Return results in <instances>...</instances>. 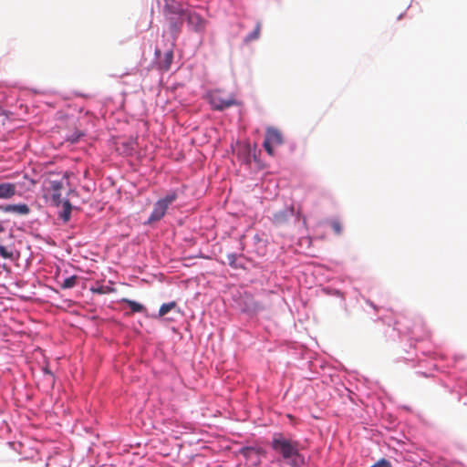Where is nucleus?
I'll return each mask as SVG.
<instances>
[{
    "mask_svg": "<svg viewBox=\"0 0 467 467\" xmlns=\"http://www.w3.org/2000/svg\"><path fill=\"white\" fill-rule=\"evenodd\" d=\"M70 213H71V204L68 201H66L63 204V213L61 214V218L67 222L70 218Z\"/></svg>",
    "mask_w": 467,
    "mask_h": 467,
    "instance_id": "15",
    "label": "nucleus"
},
{
    "mask_svg": "<svg viewBox=\"0 0 467 467\" xmlns=\"http://www.w3.org/2000/svg\"><path fill=\"white\" fill-rule=\"evenodd\" d=\"M25 184V182H0V200L12 199L17 193V187Z\"/></svg>",
    "mask_w": 467,
    "mask_h": 467,
    "instance_id": "6",
    "label": "nucleus"
},
{
    "mask_svg": "<svg viewBox=\"0 0 467 467\" xmlns=\"http://www.w3.org/2000/svg\"><path fill=\"white\" fill-rule=\"evenodd\" d=\"M43 371H44L46 374L52 376V373L50 372V370H49L47 368H43Z\"/></svg>",
    "mask_w": 467,
    "mask_h": 467,
    "instance_id": "25",
    "label": "nucleus"
},
{
    "mask_svg": "<svg viewBox=\"0 0 467 467\" xmlns=\"http://www.w3.org/2000/svg\"><path fill=\"white\" fill-rule=\"evenodd\" d=\"M243 151L245 154V156H244V162L249 164L251 162V160H250V152H251L250 145L249 144H245L243 147Z\"/></svg>",
    "mask_w": 467,
    "mask_h": 467,
    "instance_id": "18",
    "label": "nucleus"
},
{
    "mask_svg": "<svg viewBox=\"0 0 467 467\" xmlns=\"http://www.w3.org/2000/svg\"><path fill=\"white\" fill-rule=\"evenodd\" d=\"M5 213H12L19 215H27L30 213V208L26 203L18 204H6L1 207Z\"/></svg>",
    "mask_w": 467,
    "mask_h": 467,
    "instance_id": "8",
    "label": "nucleus"
},
{
    "mask_svg": "<svg viewBox=\"0 0 467 467\" xmlns=\"http://www.w3.org/2000/svg\"><path fill=\"white\" fill-rule=\"evenodd\" d=\"M78 280V276L71 275L64 279L63 283L60 285L61 289H69L74 287L77 285Z\"/></svg>",
    "mask_w": 467,
    "mask_h": 467,
    "instance_id": "12",
    "label": "nucleus"
},
{
    "mask_svg": "<svg viewBox=\"0 0 467 467\" xmlns=\"http://www.w3.org/2000/svg\"><path fill=\"white\" fill-rule=\"evenodd\" d=\"M124 302L128 304L132 312H142L144 310V306L138 302L130 299H124Z\"/></svg>",
    "mask_w": 467,
    "mask_h": 467,
    "instance_id": "14",
    "label": "nucleus"
},
{
    "mask_svg": "<svg viewBox=\"0 0 467 467\" xmlns=\"http://www.w3.org/2000/svg\"><path fill=\"white\" fill-rule=\"evenodd\" d=\"M287 463L291 467H302L305 463L304 457L300 454V451L297 452L296 456H293L290 459L286 460Z\"/></svg>",
    "mask_w": 467,
    "mask_h": 467,
    "instance_id": "11",
    "label": "nucleus"
},
{
    "mask_svg": "<svg viewBox=\"0 0 467 467\" xmlns=\"http://www.w3.org/2000/svg\"><path fill=\"white\" fill-rule=\"evenodd\" d=\"M182 5V0H165L164 9L170 14L184 16L188 10H184Z\"/></svg>",
    "mask_w": 467,
    "mask_h": 467,
    "instance_id": "7",
    "label": "nucleus"
},
{
    "mask_svg": "<svg viewBox=\"0 0 467 467\" xmlns=\"http://www.w3.org/2000/svg\"><path fill=\"white\" fill-rule=\"evenodd\" d=\"M371 467H391V464L389 461L381 459Z\"/></svg>",
    "mask_w": 467,
    "mask_h": 467,
    "instance_id": "19",
    "label": "nucleus"
},
{
    "mask_svg": "<svg viewBox=\"0 0 467 467\" xmlns=\"http://www.w3.org/2000/svg\"><path fill=\"white\" fill-rule=\"evenodd\" d=\"M165 66H164V68L165 69H169L170 68V65L171 63V60H172V52L171 51H169L165 54Z\"/></svg>",
    "mask_w": 467,
    "mask_h": 467,
    "instance_id": "20",
    "label": "nucleus"
},
{
    "mask_svg": "<svg viewBox=\"0 0 467 467\" xmlns=\"http://www.w3.org/2000/svg\"><path fill=\"white\" fill-rule=\"evenodd\" d=\"M283 142V136L280 130L273 127H268L266 129L263 146L270 156H273L275 153L274 146L282 145Z\"/></svg>",
    "mask_w": 467,
    "mask_h": 467,
    "instance_id": "4",
    "label": "nucleus"
},
{
    "mask_svg": "<svg viewBox=\"0 0 467 467\" xmlns=\"http://www.w3.org/2000/svg\"><path fill=\"white\" fill-rule=\"evenodd\" d=\"M0 256L4 259H15L13 251L9 250L5 245L0 244Z\"/></svg>",
    "mask_w": 467,
    "mask_h": 467,
    "instance_id": "16",
    "label": "nucleus"
},
{
    "mask_svg": "<svg viewBox=\"0 0 467 467\" xmlns=\"http://www.w3.org/2000/svg\"><path fill=\"white\" fill-rule=\"evenodd\" d=\"M330 226L336 234H338V235L341 234L342 225L339 221L332 220L330 223Z\"/></svg>",
    "mask_w": 467,
    "mask_h": 467,
    "instance_id": "17",
    "label": "nucleus"
},
{
    "mask_svg": "<svg viewBox=\"0 0 467 467\" xmlns=\"http://www.w3.org/2000/svg\"><path fill=\"white\" fill-rule=\"evenodd\" d=\"M262 308L263 307L258 303H254L253 307H252V310L258 311V310H261Z\"/></svg>",
    "mask_w": 467,
    "mask_h": 467,
    "instance_id": "23",
    "label": "nucleus"
},
{
    "mask_svg": "<svg viewBox=\"0 0 467 467\" xmlns=\"http://www.w3.org/2000/svg\"><path fill=\"white\" fill-rule=\"evenodd\" d=\"M59 197H60V194L59 193H54L53 194V201L56 204H58L59 203Z\"/></svg>",
    "mask_w": 467,
    "mask_h": 467,
    "instance_id": "22",
    "label": "nucleus"
},
{
    "mask_svg": "<svg viewBox=\"0 0 467 467\" xmlns=\"http://www.w3.org/2000/svg\"><path fill=\"white\" fill-rule=\"evenodd\" d=\"M293 213H294L293 208H291L289 210L279 211V212L274 213L272 222L275 225H277V226L282 225L288 221V219L293 215Z\"/></svg>",
    "mask_w": 467,
    "mask_h": 467,
    "instance_id": "9",
    "label": "nucleus"
},
{
    "mask_svg": "<svg viewBox=\"0 0 467 467\" xmlns=\"http://www.w3.org/2000/svg\"><path fill=\"white\" fill-rule=\"evenodd\" d=\"M177 306L176 302L175 301H172V302H170V303H166V304H163L161 306L160 309H159V317H163L165 316L167 313H169L171 310H172L173 308H175Z\"/></svg>",
    "mask_w": 467,
    "mask_h": 467,
    "instance_id": "13",
    "label": "nucleus"
},
{
    "mask_svg": "<svg viewBox=\"0 0 467 467\" xmlns=\"http://www.w3.org/2000/svg\"><path fill=\"white\" fill-rule=\"evenodd\" d=\"M5 231V227L2 223H0V233Z\"/></svg>",
    "mask_w": 467,
    "mask_h": 467,
    "instance_id": "27",
    "label": "nucleus"
},
{
    "mask_svg": "<svg viewBox=\"0 0 467 467\" xmlns=\"http://www.w3.org/2000/svg\"><path fill=\"white\" fill-rule=\"evenodd\" d=\"M252 451V449H251V448H244V449L243 450V453H244V454H246V452H248V451Z\"/></svg>",
    "mask_w": 467,
    "mask_h": 467,
    "instance_id": "26",
    "label": "nucleus"
},
{
    "mask_svg": "<svg viewBox=\"0 0 467 467\" xmlns=\"http://www.w3.org/2000/svg\"><path fill=\"white\" fill-rule=\"evenodd\" d=\"M183 16H185L191 30L198 34H202L205 31L207 21L201 15L188 10Z\"/></svg>",
    "mask_w": 467,
    "mask_h": 467,
    "instance_id": "5",
    "label": "nucleus"
},
{
    "mask_svg": "<svg viewBox=\"0 0 467 467\" xmlns=\"http://www.w3.org/2000/svg\"><path fill=\"white\" fill-rule=\"evenodd\" d=\"M24 180L28 182L30 185H34L35 182L33 180H30L26 174L24 175Z\"/></svg>",
    "mask_w": 467,
    "mask_h": 467,
    "instance_id": "24",
    "label": "nucleus"
},
{
    "mask_svg": "<svg viewBox=\"0 0 467 467\" xmlns=\"http://www.w3.org/2000/svg\"><path fill=\"white\" fill-rule=\"evenodd\" d=\"M271 448L284 460L296 456L301 450L298 441L285 437L283 433H275L271 441Z\"/></svg>",
    "mask_w": 467,
    "mask_h": 467,
    "instance_id": "1",
    "label": "nucleus"
},
{
    "mask_svg": "<svg viewBox=\"0 0 467 467\" xmlns=\"http://www.w3.org/2000/svg\"><path fill=\"white\" fill-rule=\"evenodd\" d=\"M171 30H172L173 33L178 34L180 32V29H181V25L176 23V22H171Z\"/></svg>",
    "mask_w": 467,
    "mask_h": 467,
    "instance_id": "21",
    "label": "nucleus"
},
{
    "mask_svg": "<svg viewBox=\"0 0 467 467\" xmlns=\"http://www.w3.org/2000/svg\"><path fill=\"white\" fill-rule=\"evenodd\" d=\"M178 194L176 192H170L163 198L158 200L154 206L153 210L148 219V223H152L155 222L161 221L169 208V206L177 200Z\"/></svg>",
    "mask_w": 467,
    "mask_h": 467,
    "instance_id": "2",
    "label": "nucleus"
},
{
    "mask_svg": "<svg viewBox=\"0 0 467 467\" xmlns=\"http://www.w3.org/2000/svg\"><path fill=\"white\" fill-rule=\"evenodd\" d=\"M209 103L213 110L222 111L232 106L240 105L234 95L223 96L221 91L214 90L208 94Z\"/></svg>",
    "mask_w": 467,
    "mask_h": 467,
    "instance_id": "3",
    "label": "nucleus"
},
{
    "mask_svg": "<svg viewBox=\"0 0 467 467\" xmlns=\"http://www.w3.org/2000/svg\"><path fill=\"white\" fill-rule=\"evenodd\" d=\"M261 28H262L261 22H257L254 29L250 34H248L246 36V37L244 38V41L246 43H248V42L254 41V40L258 39L260 36V34H261Z\"/></svg>",
    "mask_w": 467,
    "mask_h": 467,
    "instance_id": "10",
    "label": "nucleus"
}]
</instances>
